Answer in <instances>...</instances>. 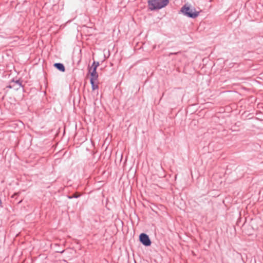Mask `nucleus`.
I'll list each match as a JSON object with an SVG mask.
<instances>
[{"instance_id":"1","label":"nucleus","mask_w":263,"mask_h":263,"mask_svg":"<svg viewBox=\"0 0 263 263\" xmlns=\"http://www.w3.org/2000/svg\"><path fill=\"white\" fill-rule=\"evenodd\" d=\"M168 0H148L147 1L149 9L153 11L165 7L168 4Z\"/></svg>"},{"instance_id":"2","label":"nucleus","mask_w":263,"mask_h":263,"mask_svg":"<svg viewBox=\"0 0 263 263\" xmlns=\"http://www.w3.org/2000/svg\"><path fill=\"white\" fill-rule=\"evenodd\" d=\"M180 11L184 15L193 18L197 17L199 14V12L196 11L195 8L191 7L187 4L181 8Z\"/></svg>"},{"instance_id":"10","label":"nucleus","mask_w":263,"mask_h":263,"mask_svg":"<svg viewBox=\"0 0 263 263\" xmlns=\"http://www.w3.org/2000/svg\"><path fill=\"white\" fill-rule=\"evenodd\" d=\"M14 87V86H13V85H10V86H9V88H12V87Z\"/></svg>"},{"instance_id":"9","label":"nucleus","mask_w":263,"mask_h":263,"mask_svg":"<svg viewBox=\"0 0 263 263\" xmlns=\"http://www.w3.org/2000/svg\"><path fill=\"white\" fill-rule=\"evenodd\" d=\"M80 196V195H73L72 196H69V198H78Z\"/></svg>"},{"instance_id":"7","label":"nucleus","mask_w":263,"mask_h":263,"mask_svg":"<svg viewBox=\"0 0 263 263\" xmlns=\"http://www.w3.org/2000/svg\"><path fill=\"white\" fill-rule=\"evenodd\" d=\"M90 84L91 85L92 90H95L98 88V85L97 84H95V81H92V80L90 81Z\"/></svg>"},{"instance_id":"12","label":"nucleus","mask_w":263,"mask_h":263,"mask_svg":"<svg viewBox=\"0 0 263 263\" xmlns=\"http://www.w3.org/2000/svg\"><path fill=\"white\" fill-rule=\"evenodd\" d=\"M176 54V53H170V54Z\"/></svg>"},{"instance_id":"3","label":"nucleus","mask_w":263,"mask_h":263,"mask_svg":"<svg viewBox=\"0 0 263 263\" xmlns=\"http://www.w3.org/2000/svg\"><path fill=\"white\" fill-rule=\"evenodd\" d=\"M139 240L140 242L145 246H149L151 245V241L148 236L144 233L140 235Z\"/></svg>"},{"instance_id":"8","label":"nucleus","mask_w":263,"mask_h":263,"mask_svg":"<svg viewBox=\"0 0 263 263\" xmlns=\"http://www.w3.org/2000/svg\"><path fill=\"white\" fill-rule=\"evenodd\" d=\"M16 85V89H18L21 87H22V84L19 81H16L14 82Z\"/></svg>"},{"instance_id":"6","label":"nucleus","mask_w":263,"mask_h":263,"mask_svg":"<svg viewBox=\"0 0 263 263\" xmlns=\"http://www.w3.org/2000/svg\"><path fill=\"white\" fill-rule=\"evenodd\" d=\"M99 62L94 61L92 65L91 69L92 68V69L97 70V68L99 66Z\"/></svg>"},{"instance_id":"11","label":"nucleus","mask_w":263,"mask_h":263,"mask_svg":"<svg viewBox=\"0 0 263 263\" xmlns=\"http://www.w3.org/2000/svg\"><path fill=\"white\" fill-rule=\"evenodd\" d=\"M64 252V250H63L62 251L60 252L61 253H62Z\"/></svg>"},{"instance_id":"5","label":"nucleus","mask_w":263,"mask_h":263,"mask_svg":"<svg viewBox=\"0 0 263 263\" xmlns=\"http://www.w3.org/2000/svg\"><path fill=\"white\" fill-rule=\"evenodd\" d=\"M54 66L56 68H57L58 70H59L60 71H61L62 72H64L65 70V67H64V65L62 63H55L54 64Z\"/></svg>"},{"instance_id":"4","label":"nucleus","mask_w":263,"mask_h":263,"mask_svg":"<svg viewBox=\"0 0 263 263\" xmlns=\"http://www.w3.org/2000/svg\"><path fill=\"white\" fill-rule=\"evenodd\" d=\"M90 76L91 78L90 81L92 80V81H95L97 80L98 78V74L97 72V70L92 69V71L90 72Z\"/></svg>"}]
</instances>
